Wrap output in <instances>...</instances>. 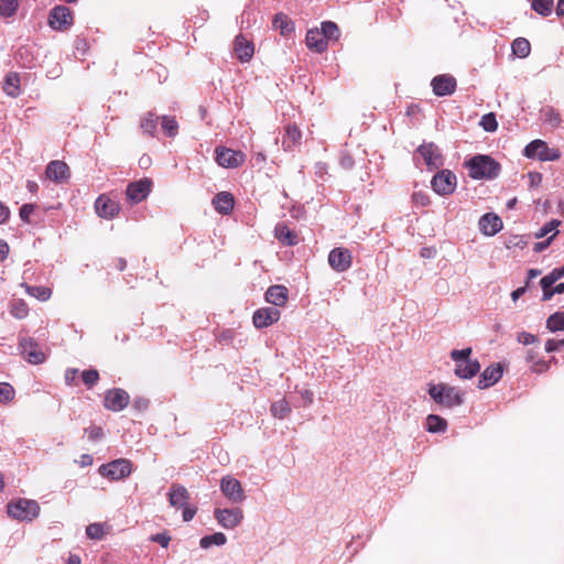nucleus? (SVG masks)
<instances>
[{"instance_id":"obj_1","label":"nucleus","mask_w":564,"mask_h":564,"mask_svg":"<svg viewBox=\"0 0 564 564\" xmlns=\"http://www.w3.org/2000/svg\"><path fill=\"white\" fill-rule=\"evenodd\" d=\"M466 166L468 167L469 176L475 180L495 178L500 172V165L489 155L478 154L470 159Z\"/></svg>"},{"instance_id":"obj_2","label":"nucleus","mask_w":564,"mask_h":564,"mask_svg":"<svg viewBox=\"0 0 564 564\" xmlns=\"http://www.w3.org/2000/svg\"><path fill=\"white\" fill-rule=\"evenodd\" d=\"M471 348L454 349L451 352L452 359L456 362L455 375L462 379H470L480 370V364L471 360Z\"/></svg>"},{"instance_id":"obj_3","label":"nucleus","mask_w":564,"mask_h":564,"mask_svg":"<svg viewBox=\"0 0 564 564\" xmlns=\"http://www.w3.org/2000/svg\"><path fill=\"white\" fill-rule=\"evenodd\" d=\"M429 394L436 403L445 408H454L464 402L463 393L459 389L444 383L431 384Z\"/></svg>"},{"instance_id":"obj_4","label":"nucleus","mask_w":564,"mask_h":564,"mask_svg":"<svg viewBox=\"0 0 564 564\" xmlns=\"http://www.w3.org/2000/svg\"><path fill=\"white\" fill-rule=\"evenodd\" d=\"M8 514L19 521H33L40 513V505L32 499L20 498L7 506Z\"/></svg>"},{"instance_id":"obj_5","label":"nucleus","mask_w":564,"mask_h":564,"mask_svg":"<svg viewBox=\"0 0 564 564\" xmlns=\"http://www.w3.org/2000/svg\"><path fill=\"white\" fill-rule=\"evenodd\" d=\"M132 471V463L126 458L115 459L99 467V474L111 480L127 478Z\"/></svg>"},{"instance_id":"obj_6","label":"nucleus","mask_w":564,"mask_h":564,"mask_svg":"<svg viewBox=\"0 0 564 564\" xmlns=\"http://www.w3.org/2000/svg\"><path fill=\"white\" fill-rule=\"evenodd\" d=\"M524 155L530 159L538 158L541 161H556L561 158V152L558 149L549 148L542 140H534L524 148Z\"/></svg>"},{"instance_id":"obj_7","label":"nucleus","mask_w":564,"mask_h":564,"mask_svg":"<svg viewBox=\"0 0 564 564\" xmlns=\"http://www.w3.org/2000/svg\"><path fill=\"white\" fill-rule=\"evenodd\" d=\"M431 185L438 195H449L456 188V176L449 170H442L433 176Z\"/></svg>"},{"instance_id":"obj_8","label":"nucleus","mask_w":564,"mask_h":564,"mask_svg":"<svg viewBox=\"0 0 564 564\" xmlns=\"http://www.w3.org/2000/svg\"><path fill=\"white\" fill-rule=\"evenodd\" d=\"M220 490L232 503H240L246 499L240 481L231 476H225L221 478Z\"/></svg>"},{"instance_id":"obj_9","label":"nucleus","mask_w":564,"mask_h":564,"mask_svg":"<svg viewBox=\"0 0 564 564\" xmlns=\"http://www.w3.org/2000/svg\"><path fill=\"white\" fill-rule=\"evenodd\" d=\"M215 518L217 522L227 530L237 528L242 519L243 512L240 508H226V509H216Z\"/></svg>"},{"instance_id":"obj_10","label":"nucleus","mask_w":564,"mask_h":564,"mask_svg":"<svg viewBox=\"0 0 564 564\" xmlns=\"http://www.w3.org/2000/svg\"><path fill=\"white\" fill-rule=\"evenodd\" d=\"M217 163L227 169L238 167L246 161V154L241 151H235L227 148H216Z\"/></svg>"},{"instance_id":"obj_11","label":"nucleus","mask_w":564,"mask_h":564,"mask_svg":"<svg viewBox=\"0 0 564 564\" xmlns=\"http://www.w3.org/2000/svg\"><path fill=\"white\" fill-rule=\"evenodd\" d=\"M351 252L346 248H334L328 254V263L336 272H345L351 267Z\"/></svg>"},{"instance_id":"obj_12","label":"nucleus","mask_w":564,"mask_h":564,"mask_svg":"<svg viewBox=\"0 0 564 564\" xmlns=\"http://www.w3.org/2000/svg\"><path fill=\"white\" fill-rule=\"evenodd\" d=\"M48 23L54 30L69 28L73 23L70 10L63 6L55 7L50 13Z\"/></svg>"},{"instance_id":"obj_13","label":"nucleus","mask_w":564,"mask_h":564,"mask_svg":"<svg viewBox=\"0 0 564 564\" xmlns=\"http://www.w3.org/2000/svg\"><path fill=\"white\" fill-rule=\"evenodd\" d=\"M151 185L152 182L149 178L130 183L127 187V198L133 204L142 202L148 197Z\"/></svg>"},{"instance_id":"obj_14","label":"nucleus","mask_w":564,"mask_h":564,"mask_svg":"<svg viewBox=\"0 0 564 564\" xmlns=\"http://www.w3.org/2000/svg\"><path fill=\"white\" fill-rule=\"evenodd\" d=\"M417 153L423 158L430 170L438 169L443 164L442 155L434 143H424L419 147Z\"/></svg>"},{"instance_id":"obj_15","label":"nucleus","mask_w":564,"mask_h":564,"mask_svg":"<svg viewBox=\"0 0 564 564\" xmlns=\"http://www.w3.org/2000/svg\"><path fill=\"white\" fill-rule=\"evenodd\" d=\"M130 397L122 389H111L106 393L105 406L108 410L118 412L123 410L129 403Z\"/></svg>"},{"instance_id":"obj_16","label":"nucleus","mask_w":564,"mask_h":564,"mask_svg":"<svg viewBox=\"0 0 564 564\" xmlns=\"http://www.w3.org/2000/svg\"><path fill=\"white\" fill-rule=\"evenodd\" d=\"M281 313L276 307H262L253 313V325L257 328H264L280 319Z\"/></svg>"},{"instance_id":"obj_17","label":"nucleus","mask_w":564,"mask_h":564,"mask_svg":"<svg viewBox=\"0 0 564 564\" xmlns=\"http://www.w3.org/2000/svg\"><path fill=\"white\" fill-rule=\"evenodd\" d=\"M20 348L30 364L39 365L45 360L44 352L39 345L31 338H23L20 341Z\"/></svg>"},{"instance_id":"obj_18","label":"nucleus","mask_w":564,"mask_h":564,"mask_svg":"<svg viewBox=\"0 0 564 564\" xmlns=\"http://www.w3.org/2000/svg\"><path fill=\"white\" fill-rule=\"evenodd\" d=\"M95 209L99 217L111 219L118 215L120 205L108 196L100 195L95 202Z\"/></svg>"},{"instance_id":"obj_19","label":"nucleus","mask_w":564,"mask_h":564,"mask_svg":"<svg viewBox=\"0 0 564 564\" xmlns=\"http://www.w3.org/2000/svg\"><path fill=\"white\" fill-rule=\"evenodd\" d=\"M431 85L436 96H448L455 91L456 80L451 75H440L433 78Z\"/></svg>"},{"instance_id":"obj_20","label":"nucleus","mask_w":564,"mask_h":564,"mask_svg":"<svg viewBox=\"0 0 564 564\" xmlns=\"http://www.w3.org/2000/svg\"><path fill=\"white\" fill-rule=\"evenodd\" d=\"M502 367L500 364H494L489 367H487L480 375L478 379V388L479 389H487L495 383H497L501 376H502Z\"/></svg>"},{"instance_id":"obj_21","label":"nucleus","mask_w":564,"mask_h":564,"mask_svg":"<svg viewBox=\"0 0 564 564\" xmlns=\"http://www.w3.org/2000/svg\"><path fill=\"white\" fill-rule=\"evenodd\" d=\"M45 173L47 178L56 183H62L69 177V167L62 161H52L46 166Z\"/></svg>"},{"instance_id":"obj_22","label":"nucleus","mask_w":564,"mask_h":564,"mask_svg":"<svg viewBox=\"0 0 564 564\" xmlns=\"http://www.w3.org/2000/svg\"><path fill=\"white\" fill-rule=\"evenodd\" d=\"M502 228L501 219L495 214H485L479 219V229L486 236H494Z\"/></svg>"},{"instance_id":"obj_23","label":"nucleus","mask_w":564,"mask_h":564,"mask_svg":"<svg viewBox=\"0 0 564 564\" xmlns=\"http://www.w3.org/2000/svg\"><path fill=\"white\" fill-rule=\"evenodd\" d=\"M169 502L174 508H183L189 500V494L187 489L178 484H173L169 492Z\"/></svg>"},{"instance_id":"obj_24","label":"nucleus","mask_w":564,"mask_h":564,"mask_svg":"<svg viewBox=\"0 0 564 564\" xmlns=\"http://www.w3.org/2000/svg\"><path fill=\"white\" fill-rule=\"evenodd\" d=\"M302 138L301 130L295 124H288L282 139V147L285 151H292L300 144Z\"/></svg>"},{"instance_id":"obj_25","label":"nucleus","mask_w":564,"mask_h":564,"mask_svg":"<svg viewBox=\"0 0 564 564\" xmlns=\"http://www.w3.org/2000/svg\"><path fill=\"white\" fill-rule=\"evenodd\" d=\"M289 291L284 285H272L265 292V300L274 306L286 303Z\"/></svg>"},{"instance_id":"obj_26","label":"nucleus","mask_w":564,"mask_h":564,"mask_svg":"<svg viewBox=\"0 0 564 564\" xmlns=\"http://www.w3.org/2000/svg\"><path fill=\"white\" fill-rule=\"evenodd\" d=\"M253 44L242 35L236 36L235 53L240 62L249 61L253 55Z\"/></svg>"},{"instance_id":"obj_27","label":"nucleus","mask_w":564,"mask_h":564,"mask_svg":"<svg viewBox=\"0 0 564 564\" xmlns=\"http://www.w3.org/2000/svg\"><path fill=\"white\" fill-rule=\"evenodd\" d=\"M234 203V196L227 192H220L213 198L215 209L223 215H228L232 210Z\"/></svg>"},{"instance_id":"obj_28","label":"nucleus","mask_w":564,"mask_h":564,"mask_svg":"<svg viewBox=\"0 0 564 564\" xmlns=\"http://www.w3.org/2000/svg\"><path fill=\"white\" fill-rule=\"evenodd\" d=\"M274 234L275 238L285 246H295L299 242L296 234L283 224L276 225Z\"/></svg>"},{"instance_id":"obj_29","label":"nucleus","mask_w":564,"mask_h":564,"mask_svg":"<svg viewBox=\"0 0 564 564\" xmlns=\"http://www.w3.org/2000/svg\"><path fill=\"white\" fill-rule=\"evenodd\" d=\"M306 44L310 48H313L318 53H322L327 48V41H325V36L318 30H310L307 32Z\"/></svg>"},{"instance_id":"obj_30","label":"nucleus","mask_w":564,"mask_h":564,"mask_svg":"<svg viewBox=\"0 0 564 564\" xmlns=\"http://www.w3.org/2000/svg\"><path fill=\"white\" fill-rule=\"evenodd\" d=\"M273 29L279 31L282 35L288 36L294 31L293 22L282 13H278L273 19Z\"/></svg>"},{"instance_id":"obj_31","label":"nucleus","mask_w":564,"mask_h":564,"mask_svg":"<svg viewBox=\"0 0 564 564\" xmlns=\"http://www.w3.org/2000/svg\"><path fill=\"white\" fill-rule=\"evenodd\" d=\"M19 83H20V79H19L18 74L10 73L6 77L3 90L6 91V94L8 96L17 97L20 94Z\"/></svg>"},{"instance_id":"obj_32","label":"nucleus","mask_w":564,"mask_h":564,"mask_svg":"<svg viewBox=\"0 0 564 564\" xmlns=\"http://www.w3.org/2000/svg\"><path fill=\"white\" fill-rule=\"evenodd\" d=\"M511 48L512 53L520 58L527 57L531 52L530 42L524 37L516 39L512 42Z\"/></svg>"},{"instance_id":"obj_33","label":"nucleus","mask_w":564,"mask_h":564,"mask_svg":"<svg viewBox=\"0 0 564 564\" xmlns=\"http://www.w3.org/2000/svg\"><path fill=\"white\" fill-rule=\"evenodd\" d=\"M447 427V422L438 416V415H435V414H430L427 417H426V430L431 433H440V432H445Z\"/></svg>"},{"instance_id":"obj_34","label":"nucleus","mask_w":564,"mask_h":564,"mask_svg":"<svg viewBox=\"0 0 564 564\" xmlns=\"http://www.w3.org/2000/svg\"><path fill=\"white\" fill-rule=\"evenodd\" d=\"M227 542V538L223 532H216L212 535L203 536L199 541V545L203 549H208L212 545H224Z\"/></svg>"},{"instance_id":"obj_35","label":"nucleus","mask_w":564,"mask_h":564,"mask_svg":"<svg viewBox=\"0 0 564 564\" xmlns=\"http://www.w3.org/2000/svg\"><path fill=\"white\" fill-rule=\"evenodd\" d=\"M158 126V117L153 112H148L140 122V128L144 133L154 135Z\"/></svg>"},{"instance_id":"obj_36","label":"nucleus","mask_w":564,"mask_h":564,"mask_svg":"<svg viewBox=\"0 0 564 564\" xmlns=\"http://www.w3.org/2000/svg\"><path fill=\"white\" fill-rule=\"evenodd\" d=\"M291 412V408L285 399H281L271 405V413L274 417L284 419Z\"/></svg>"},{"instance_id":"obj_37","label":"nucleus","mask_w":564,"mask_h":564,"mask_svg":"<svg viewBox=\"0 0 564 564\" xmlns=\"http://www.w3.org/2000/svg\"><path fill=\"white\" fill-rule=\"evenodd\" d=\"M22 286L25 288L28 294L39 299L40 301H47L52 295L51 289L45 286H31L28 284H22Z\"/></svg>"},{"instance_id":"obj_38","label":"nucleus","mask_w":564,"mask_h":564,"mask_svg":"<svg viewBox=\"0 0 564 564\" xmlns=\"http://www.w3.org/2000/svg\"><path fill=\"white\" fill-rule=\"evenodd\" d=\"M546 327L551 332L564 329V313L557 312L552 314L546 321Z\"/></svg>"},{"instance_id":"obj_39","label":"nucleus","mask_w":564,"mask_h":564,"mask_svg":"<svg viewBox=\"0 0 564 564\" xmlns=\"http://www.w3.org/2000/svg\"><path fill=\"white\" fill-rule=\"evenodd\" d=\"M10 312L14 317L22 319L26 317L29 307L23 300H14L11 303Z\"/></svg>"},{"instance_id":"obj_40","label":"nucleus","mask_w":564,"mask_h":564,"mask_svg":"<svg viewBox=\"0 0 564 564\" xmlns=\"http://www.w3.org/2000/svg\"><path fill=\"white\" fill-rule=\"evenodd\" d=\"M162 129L167 137H175L178 132V124L174 117L163 116L162 117Z\"/></svg>"},{"instance_id":"obj_41","label":"nucleus","mask_w":564,"mask_h":564,"mask_svg":"<svg viewBox=\"0 0 564 564\" xmlns=\"http://www.w3.org/2000/svg\"><path fill=\"white\" fill-rule=\"evenodd\" d=\"M321 33L325 36V41L337 40L339 37V29L337 24L330 21L322 23Z\"/></svg>"},{"instance_id":"obj_42","label":"nucleus","mask_w":564,"mask_h":564,"mask_svg":"<svg viewBox=\"0 0 564 564\" xmlns=\"http://www.w3.org/2000/svg\"><path fill=\"white\" fill-rule=\"evenodd\" d=\"M532 9L541 15H549L553 9V0H533Z\"/></svg>"},{"instance_id":"obj_43","label":"nucleus","mask_w":564,"mask_h":564,"mask_svg":"<svg viewBox=\"0 0 564 564\" xmlns=\"http://www.w3.org/2000/svg\"><path fill=\"white\" fill-rule=\"evenodd\" d=\"M106 533V524L91 523L86 528V534L89 539L100 540Z\"/></svg>"},{"instance_id":"obj_44","label":"nucleus","mask_w":564,"mask_h":564,"mask_svg":"<svg viewBox=\"0 0 564 564\" xmlns=\"http://www.w3.org/2000/svg\"><path fill=\"white\" fill-rule=\"evenodd\" d=\"M554 283H555V281L549 274H546L545 276H543L541 279L540 285L543 291V295H542L543 301H549L552 299V290H553Z\"/></svg>"},{"instance_id":"obj_45","label":"nucleus","mask_w":564,"mask_h":564,"mask_svg":"<svg viewBox=\"0 0 564 564\" xmlns=\"http://www.w3.org/2000/svg\"><path fill=\"white\" fill-rule=\"evenodd\" d=\"M480 126L482 127V129L485 131H488V132L496 131L498 128V122H497L495 113L489 112V113L484 115L480 119Z\"/></svg>"},{"instance_id":"obj_46","label":"nucleus","mask_w":564,"mask_h":564,"mask_svg":"<svg viewBox=\"0 0 564 564\" xmlns=\"http://www.w3.org/2000/svg\"><path fill=\"white\" fill-rule=\"evenodd\" d=\"M18 8V0H0V14L11 17Z\"/></svg>"},{"instance_id":"obj_47","label":"nucleus","mask_w":564,"mask_h":564,"mask_svg":"<svg viewBox=\"0 0 564 564\" xmlns=\"http://www.w3.org/2000/svg\"><path fill=\"white\" fill-rule=\"evenodd\" d=\"M14 390L6 382L0 383V402L6 403L13 399Z\"/></svg>"},{"instance_id":"obj_48","label":"nucleus","mask_w":564,"mask_h":564,"mask_svg":"<svg viewBox=\"0 0 564 564\" xmlns=\"http://www.w3.org/2000/svg\"><path fill=\"white\" fill-rule=\"evenodd\" d=\"M82 378H83L84 383L87 387H93L98 381L99 373L95 369H89V370H85L82 373Z\"/></svg>"},{"instance_id":"obj_49","label":"nucleus","mask_w":564,"mask_h":564,"mask_svg":"<svg viewBox=\"0 0 564 564\" xmlns=\"http://www.w3.org/2000/svg\"><path fill=\"white\" fill-rule=\"evenodd\" d=\"M560 225V221L558 220H551L549 221L547 224H545L540 230L539 232H536L535 237L536 238H542L544 236H546L547 234L552 232V231H556V227Z\"/></svg>"},{"instance_id":"obj_50","label":"nucleus","mask_w":564,"mask_h":564,"mask_svg":"<svg viewBox=\"0 0 564 564\" xmlns=\"http://www.w3.org/2000/svg\"><path fill=\"white\" fill-rule=\"evenodd\" d=\"M545 121L550 123L552 127H557L561 122V117L553 109H549L545 112Z\"/></svg>"},{"instance_id":"obj_51","label":"nucleus","mask_w":564,"mask_h":564,"mask_svg":"<svg viewBox=\"0 0 564 564\" xmlns=\"http://www.w3.org/2000/svg\"><path fill=\"white\" fill-rule=\"evenodd\" d=\"M34 210V206L32 204H24L20 208V217L23 221L29 223L30 216Z\"/></svg>"},{"instance_id":"obj_52","label":"nucleus","mask_w":564,"mask_h":564,"mask_svg":"<svg viewBox=\"0 0 564 564\" xmlns=\"http://www.w3.org/2000/svg\"><path fill=\"white\" fill-rule=\"evenodd\" d=\"M518 341L523 345H530L536 341V337L530 333L522 332L518 335Z\"/></svg>"},{"instance_id":"obj_53","label":"nucleus","mask_w":564,"mask_h":564,"mask_svg":"<svg viewBox=\"0 0 564 564\" xmlns=\"http://www.w3.org/2000/svg\"><path fill=\"white\" fill-rule=\"evenodd\" d=\"M151 540L154 542H158L163 547H167L171 538L166 534L159 533V534L152 535Z\"/></svg>"},{"instance_id":"obj_54","label":"nucleus","mask_w":564,"mask_h":564,"mask_svg":"<svg viewBox=\"0 0 564 564\" xmlns=\"http://www.w3.org/2000/svg\"><path fill=\"white\" fill-rule=\"evenodd\" d=\"M527 242L524 241L523 237L521 236H514L512 237L511 239H509V241L507 242V248H511V247H520V248H523V246L525 245Z\"/></svg>"},{"instance_id":"obj_55","label":"nucleus","mask_w":564,"mask_h":564,"mask_svg":"<svg viewBox=\"0 0 564 564\" xmlns=\"http://www.w3.org/2000/svg\"><path fill=\"white\" fill-rule=\"evenodd\" d=\"M561 345H564V340H561V341H556L554 339H549L546 343H545V350L547 352H552V351H555L558 349V347Z\"/></svg>"},{"instance_id":"obj_56","label":"nucleus","mask_w":564,"mask_h":564,"mask_svg":"<svg viewBox=\"0 0 564 564\" xmlns=\"http://www.w3.org/2000/svg\"><path fill=\"white\" fill-rule=\"evenodd\" d=\"M88 437L91 441H97L102 436V429L101 427H91L87 430Z\"/></svg>"},{"instance_id":"obj_57","label":"nucleus","mask_w":564,"mask_h":564,"mask_svg":"<svg viewBox=\"0 0 564 564\" xmlns=\"http://www.w3.org/2000/svg\"><path fill=\"white\" fill-rule=\"evenodd\" d=\"M78 370L77 369H67L65 372V382L70 386L76 380Z\"/></svg>"},{"instance_id":"obj_58","label":"nucleus","mask_w":564,"mask_h":564,"mask_svg":"<svg viewBox=\"0 0 564 564\" xmlns=\"http://www.w3.org/2000/svg\"><path fill=\"white\" fill-rule=\"evenodd\" d=\"M557 231H555L547 240L545 241H541V242H536L534 245V251L535 252H541L542 250H544L546 247H549V245L551 243V240L556 236Z\"/></svg>"},{"instance_id":"obj_59","label":"nucleus","mask_w":564,"mask_h":564,"mask_svg":"<svg viewBox=\"0 0 564 564\" xmlns=\"http://www.w3.org/2000/svg\"><path fill=\"white\" fill-rule=\"evenodd\" d=\"M9 245L7 241L0 239V262L4 261L9 254Z\"/></svg>"},{"instance_id":"obj_60","label":"nucleus","mask_w":564,"mask_h":564,"mask_svg":"<svg viewBox=\"0 0 564 564\" xmlns=\"http://www.w3.org/2000/svg\"><path fill=\"white\" fill-rule=\"evenodd\" d=\"M530 186H539L542 182V175L536 172L529 173Z\"/></svg>"},{"instance_id":"obj_61","label":"nucleus","mask_w":564,"mask_h":564,"mask_svg":"<svg viewBox=\"0 0 564 564\" xmlns=\"http://www.w3.org/2000/svg\"><path fill=\"white\" fill-rule=\"evenodd\" d=\"M549 275L556 282L564 276V265L561 268L553 269Z\"/></svg>"},{"instance_id":"obj_62","label":"nucleus","mask_w":564,"mask_h":564,"mask_svg":"<svg viewBox=\"0 0 564 564\" xmlns=\"http://www.w3.org/2000/svg\"><path fill=\"white\" fill-rule=\"evenodd\" d=\"M327 173V165L323 162H318L315 164V174L318 177H323Z\"/></svg>"},{"instance_id":"obj_63","label":"nucleus","mask_w":564,"mask_h":564,"mask_svg":"<svg viewBox=\"0 0 564 564\" xmlns=\"http://www.w3.org/2000/svg\"><path fill=\"white\" fill-rule=\"evenodd\" d=\"M301 398L304 400L305 404H311L313 402V392L308 389H303L300 391Z\"/></svg>"},{"instance_id":"obj_64","label":"nucleus","mask_w":564,"mask_h":564,"mask_svg":"<svg viewBox=\"0 0 564 564\" xmlns=\"http://www.w3.org/2000/svg\"><path fill=\"white\" fill-rule=\"evenodd\" d=\"M78 464H79L82 467L90 466V465L93 464V457H91L89 454H83V455L79 457Z\"/></svg>"}]
</instances>
